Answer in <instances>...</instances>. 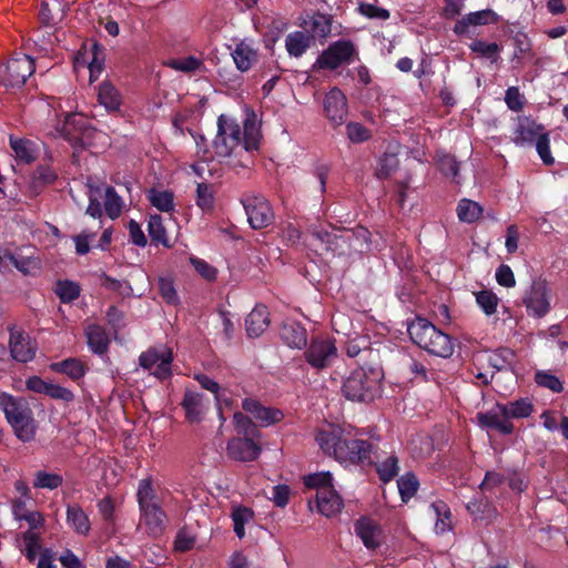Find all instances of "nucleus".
Here are the masks:
<instances>
[{"label": "nucleus", "instance_id": "51", "mask_svg": "<svg viewBox=\"0 0 568 568\" xmlns=\"http://www.w3.org/2000/svg\"><path fill=\"white\" fill-rule=\"evenodd\" d=\"M304 484L310 488H315L317 490V494H320V490L329 489L334 487L333 476L329 471L310 474L305 476Z\"/></svg>", "mask_w": 568, "mask_h": 568}, {"label": "nucleus", "instance_id": "24", "mask_svg": "<svg viewBox=\"0 0 568 568\" xmlns=\"http://www.w3.org/2000/svg\"><path fill=\"white\" fill-rule=\"evenodd\" d=\"M515 359V354L508 348H500L494 352H485L476 356V362L489 366L497 371L507 369L511 366Z\"/></svg>", "mask_w": 568, "mask_h": 568}, {"label": "nucleus", "instance_id": "45", "mask_svg": "<svg viewBox=\"0 0 568 568\" xmlns=\"http://www.w3.org/2000/svg\"><path fill=\"white\" fill-rule=\"evenodd\" d=\"M233 423L237 434L243 435L244 437L257 438L261 436L257 426L251 420V418L240 412L234 413Z\"/></svg>", "mask_w": 568, "mask_h": 568}, {"label": "nucleus", "instance_id": "36", "mask_svg": "<svg viewBox=\"0 0 568 568\" xmlns=\"http://www.w3.org/2000/svg\"><path fill=\"white\" fill-rule=\"evenodd\" d=\"M436 516L435 531L436 534H445L452 529V513L446 503L438 500L429 506Z\"/></svg>", "mask_w": 568, "mask_h": 568}, {"label": "nucleus", "instance_id": "52", "mask_svg": "<svg viewBox=\"0 0 568 568\" xmlns=\"http://www.w3.org/2000/svg\"><path fill=\"white\" fill-rule=\"evenodd\" d=\"M418 479L416 478V476L412 473H407L405 475H403L398 480H397V486H398V490H399V494H400V497L404 501H407L409 498H412L417 489H418Z\"/></svg>", "mask_w": 568, "mask_h": 568}, {"label": "nucleus", "instance_id": "3", "mask_svg": "<svg viewBox=\"0 0 568 568\" xmlns=\"http://www.w3.org/2000/svg\"><path fill=\"white\" fill-rule=\"evenodd\" d=\"M412 341L430 354L447 358L454 352L449 335L438 329L426 318L417 317L407 327Z\"/></svg>", "mask_w": 568, "mask_h": 568}, {"label": "nucleus", "instance_id": "8", "mask_svg": "<svg viewBox=\"0 0 568 568\" xmlns=\"http://www.w3.org/2000/svg\"><path fill=\"white\" fill-rule=\"evenodd\" d=\"M34 61L31 57L17 53L8 60L1 80L6 87L20 88L34 72Z\"/></svg>", "mask_w": 568, "mask_h": 568}, {"label": "nucleus", "instance_id": "56", "mask_svg": "<svg viewBox=\"0 0 568 568\" xmlns=\"http://www.w3.org/2000/svg\"><path fill=\"white\" fill-rule=\"evenodd\" d=\"M89 205L87 207L85 213L93 219H101L102 216V207L100 203V199H102V187L100 186H89Z\"/></svg>", "mask_w": 568, "mask_h": 568}, {"label": "nucleus", "instance_id": "7", "mask_svg": "<svg viewBox=\"0 0 568 568\" xmlns=\"http://www.w3.org/2000/svg\"><path fill=\"white\" fill-rule=\"evenodd\" d=\"M356 55V48L349 40H337L331 43L316 59L314 68L322 70H335L343 64H348Z\"/></svg>", "mask_w": 568, "mask_h": 568}, {"label": "nucleus", "instance_id": "17", "mask_svg": "<svg viewBox=\"0 0 568 568\" xmlns=\"http://www.w3.org/2000/svg\"><path fill=\"white\" fill-rule=\"evenodd\" d=\"M354 529L367 549L375 550L384 542L385 535L382 527L369 518L358 519Z\"/></svg>", "mask_w": 568, "mask_h": 568}, {"label": "nucleus", "instance_id": "46", "mask_svg": "<svg viewBox=\"0 0 568 568\" xmlns=\"http://www.w3.org/2000/svg\"><path fill=\"white\" fill-rule=\"evenodd\" d=\"M232 519L234 532L242 539L245 537V525L253 519V511L247 507L237 506L233 508Z\"/></svg>", "mask_w": 568, "mask_h": 568}, {"label": "nucleus", "instance_id": "22", "mask_svg": "<svg viewBox=\"0 0 568 568\" xmlns=\"http://www.w3.org/2000/svg\"><path fill=\"white\" fill-rule=\"evenodd\" d=\"M497 21V13L490 9L470 12L455 23L454 32L456 34H464L469 26H484Z\"/></svg>", "mask_w": 568, "mask_h": 568}, {"label": "nucleus", "instance_id": "25", "mask_svg": "<svg viewBox=\"0 0 568 568\" xmlns=\"http://www.w3.org/2000/svg\"><path fill=\"white\" fill-rule=\"evenodd\" d=\"M268 311L264 305H256L245 320L246 332L250 337L260 336L268 326Z\"/></svg>", "mask_w": 568, "mask_h": 568}, {"label": "nucleus", "instance_id": "37", "mask_svg": "<svg viewBox=\"0 0 568 568\" xmlns=\"http://www.w3.org/2000/svg\"><path fill=\"white\" fill-rule=\"evenodd\" d=\"M477 306L486 316H493L497 313L499 297L490 290H480L474 292Z\"/></svg>", "mask_w": 568, "mask_h": 568}, {"label": "nucleus", "instance_id": "32", "mask_svg": "<svg viewBox=\"0 0 568 568\" xmlns=\"http://www.w3.org/2000/svg\"><path fill=\"white\" fill-rule=\"evenodd\" d=\"M232 57L236 68L240 71L245 72L256 62L257 54L250 43L242 41L236 44L232 52Z\"/></svg>", "mask_w": 568, "mask_h": 568}, {"label": "nucleus", "instance_id": "47", "mask_svg": "<svg viewBox=\"0 0 568 568\" xmlns=\"http://www.w3.org/2000/svg\"><path fill=\"white\" fill-rule=\"evenodd\" d=\"M102 227V222L99 221L95 230L84 229L78 235L73 236V242L75 244V252L79 255H84L90 252V244L97 236V231Z\"/></svg>", "mask_w": 568, "mask_h": 568}, {"label": "nucleus", "instance_id": "28", "mask_svg": "<svg viewBox=\"0 0 568 568\" xmlns=\"http://www.w3.org/2000/svg\"><path fill=\"white\" fill-rule=\"evenodd\" d=\"M67 523L78 535L87 536L91 530L89 516L77 504L68 505Z\"/></svg>", "mask_w": 568, "mask_h": 568}, {"label": "nucleus", "instance_id": "38", "mask_svg": "<svg viewBox=\"0 0 568 568\" xmlns=\"http://www.w3.org/2000/svg\"><path fill=\"white\" fill-rule=\"evenodd\" d=\"M22 548L21 552L27 557L30 562H33L38 555L43 550L41 548L40 535H34L32 531H24L21 535Z\"/></svg>", "mask_w": 568, "mask_h": 568}, {"label": "nucleus", "instance_id": "61", "mask_svg": "<svg viewBox=\"0 0 568 568\" xmlns=\"http://www.w3.org/2000/svg\"><path fill=\"white\" fill-rule=\"evenodd\" d=\"M439 170L447 176L456 179L458 175L459 166L454 156L449 154H442L437 158Z\"/></svg>", "mask_w": 568, "mask_h": 568}, {"label": "nucleus", "instance_id": "53", "mask_svg": "<svg viewBox=\"0 0 568 568\" xmlns=\"http://www.w3.org/2000/svg\"><path fill=\"white\" fill-rule=\"evenodd\" d=\"M399 161L395 154H384L379 158L376 175L378 179H387L389 178L398 168Z\"/></svg>", "mask_w": 568, "mask_h": 568}, {"label": "nucleus", "instance_id": "21", "mask_svg": "<svg viewBox=\"0 0 568 568\" xmlns=\"http://www.w3.org/2000/svg\"><path fill=\"white\" fill-rule=\"evenodd\" d=\"M545 134L544 128L528 118L519 119L514 142L518 146H525L536 142L540 135Z\"/></svg>", "mask_w": 568, "mask_h": 568}, {"label": "nucleus", "instance_id": "50", "mask_svg": "<svg viewBox=\"0 0 568 568\" xmlns=\"http://www.w3.org/2000/svg\"><path fill=\"white\" fill-rule=\"evenodd\" d=\"M148 197L151 204L162 212H170L174 209L173 194L169 191L151 190Z\"/></svg>", "mask_w": 568, "mask_h": 568}, {"label": "nucleus", "instance_id": "19", "mask_svg": "<svg viewBox=\"0 0 568 568\" xmlns=\"http://www.w3.org/2000/svg\"><path fill=\"white\" fill-rule=\"evenodd\" d=\"M185 417L190 423H200L210 407V399L201 393L186 390L182 400Z\"/></svg>", "mask_w": 568, "mask_h": 568}, {"label": "nucleus", "instance_id": "13", "mask_svg": "<svg viewBox=\"0 0 568 568\" xmlns=\"http://www.w3.org/2000/svg\"><path fill=\"white\" fill-rule=\"evenodd\" d=\"M57 134L68 140L80 139L83 145H90L88 139L97 133L91 128H85L82 114L69 113L63 120L61 126L55 129Z\"/></svg>", "mask_w": 568, "mask_h": 568}, {"label": "nucleus", "instance_id": "27", "mask_svg": "<svg viewBox=\"0 0 568 568\" xmlns=\"http://www.w3.org/2000/svg\"><path fill=\"white\" fill-rule=\"evenodd\" d=\"M98 100L106 111L115 112L120 110L123 97L111 82L104 81L99 85Z\"/></svg>", "mask_w": 568, "mask_h": 568}, {"label": "nucleus", "instance_id": "30", "mask_svg": "<svg viewBox=\"0 0 568 568\" xmlns=\"http://www.w3.org/2000/svg\"><path fill=\"white\" fill-rule=\"evenodd\" d=\"M313 37L304 31H294L286 36L285 48L290 57L300 58L311 47Z\"/></svg>", "mask_w": 568, "mask_h": 568}, {"label": "nucleus", "instance_id": "6", "mask_svg": "<svg viewBox=\"0 0 568 568\" xmlns=\"http://www.w3.org/2000/svg\"><path fill=\"white\" fill-rule=\"evenodd\" d=\"M0 408L20 440L30 442L33 439L36 424L32 410L23 398L2 392L0 393Z\"/></svg>", "mask_w": 568, "mask_h": 568}, {"label": "nucleus", "instance_id": "63", "mask_svg": "<svg viewBox=\"0 0 568 568\" xmlns=\"http://www.w3.org/2000/svg\"><path fill=\"white\" fill-rule=\"evenodd\" d=\"M525 98L520 93L517 87H510L506 90L505 93V103L508 109L514 112H519L524 108Z\"/></svg>", "mask_w": 568, "mask_h": 568}, {"label": "nucleus", "instance_id": "14", "mask_svg": "<svg viewBox=\"0 0 568 568\" xmlns=\"http://www.w3.org/2000/svg\"><path fill=\"white\" fill-rule=\"evenodd\" d=\"M476 420L481 428L496 429L504 435H508L514 430V425L507 419L504 406L500 403H497L487 412L478 413Z\"/></svg>", "mask_w": 568, "mask_h": 568}, {"label": "nucleus", "instance_id": "4", "mask_svg": "<svg viewBox=\"0 0 568 568\" xmlns=\"http://www.w3.org/2000/svg\"><path fill=\"white\" fill-rule=\"evenodd\" d=\"M383 373L377 367H358L345 379L342 390L354 402H372L381 395Z\"/></svg>", "mask_w": 568, "mask_h": 568}, {"label": "nucleus", "instance_id": "40", "mask_svg": "<svg viewBox=\"0 0 568 568\" xmlns=\"http://www.w3.org/2000/svg\"><path fill=\"white\" fill-rule=\"evenodd\" d=\"M376 470L382 481L388 483L394 479L399 471L397 456L390 454L385 459L377 462Z\"/></svg>", "mask_w": 568, "mask_h": 568}, {"label": "nucleus", "instance_id": "57", "mask_svg": "<svg viewBox=\"0 0 568 568\" xmlns=\"http://www.w3.org/2000/svg\"><path fill=\"white\" fill-rule=\"evenodd\" d=\"M469 48L471 51L484 58L490 59L493 62L498 59L499 47L495 42L488 43L481 40H475L470 43Z\"/></svg>", "mask_w": 568, "mask_h": 568}, {"label": "nucleus", "instance_id": "20", "mask_svg": "<svg viewBox=\"0 0 568 568\" xmlns=\"http://www.w3.org/2000/svg\"><path fill=\"white\" fill-rule=\"evenodd\" d=\"M10 352L16 361L27 363L34 358L36 346L32 344L29 336L20 332H11Z\"/></svg>", "mask_w": 568, "mask_h": 568}, {"label": "nucleus", "instance_id": "49", "mask_svg": "<svg viewBox=\"0 0 568 568\" xmlns=\"http://www.w3.org/2000/svg\"><path fill=\"white\" fill-rule=\"evenodd\" d=\"M91 60L88 62V69L90 72V81H94L98 79L100 73L104 67V53L103 49L99 47L97 43L92 44L91 50Z\"/></svg>", "mask_w": 568, "mask_h": 568}, {"label": "nucleus", "instance_id": "59", "mask_svg": "<svg viewBox=\"0 0 568 568\" xmlns=\"http://www.w3.org/2000/svg\"><path fill=\"white\" fill-rule=\"evenodd\" d=\"M40 20L45 26H52L57 18H61V9L60 4L54 0L52 7L49 2H43L40 8Z\"/></svg>", "mask_w": 568, "mask_h": 568}, {"label": "nucleus", "instance_id": "48", "mask_svg": "<svg viewBox=\"0 0 568 568\" xmlns=\"http://www.w3.org/2000/svg\"><path fill=\"white\" fill-rule=\"evenodd\" d=\"M148 232L153 242L170 246L162 217L158 214L151 215L148 223Z\"/></svg>", "mask_w": 568, "mask_h": 568}, {"label": "nucleus", "instance_id": "5", "mask_svg": "<svg viewBox=\"0 0 568 568\" xmlns=\"http://www.w3.org/2000/svg\"><path fill=\"white\" fill-rule=\"evenodd\" d=\"M140 525L144 526L150 535L158 536L166 527V515L160 506L159 497L149 478L139 481L136 493Z\"/></svg>", "mask_w": 568, "mask_h": 568}, {"label": "nucleus", "instance_id": "42", "mask_svg": "<svg viewBox=\"0 0 568 568\" xmlns=\"http://www.w3.org/2000/svg\"><path fill=\"white\" fill-rule=\"evenodd\" d=\"M214 186L206 183H199L196 186V205L204 212H211L214 209Z\"/></svg>", "mask_w": 568, "mask_h": 568}, {"label": "nucleus", "instance_id": "35", "mask_svg": "<svg viewBox=\"0 0 568 568\" xmlns=\"http://www.w3.org/2000/svg\"><path fill=\"white\" fill-rule=\"evenodd\" d=\"M456 212L459 221L471 224L481 217L484 210L479 203L469 199H462Z\"/></svg>", "mask_w": 568, "mask_h": 568}, {"label": "nucleus", "instance_id": "9", "mask_svg": "<svg viewBox=\"0 0 568 568\" xmlns=\"http://www.w3.org/2000/svg\"><path fill=\"white\" fill-rule=\"evenodd\" d=\"M172 361V351L165 346L150 348L139 357L141 367L160 379L171 376Z\"/></svg>", "mask_w": 568, "mask_h": 568}, {"label": "nucleus", "instance_id": "16", "mask_svg": "<svg viewBox=\"0 0 568 568\" xmlns=\"http://www.w3.org/2000/svg\"><path fill=\"white\" fill-rule=\"evenodd\" d=\"M252 437H235L227 443V455L239 462H252L261 454V446Z\"/></svg>", "mask_w": 568, "mask_h": 568}, {"label": "nucleus", "instance_id": "26", "mask_svg": "<svg viewBox=\"0 0 568 568\" xmlns=\"http://www.w3.org/2000/svg\"><path fill=\"white\" fill-rule=\"evenodd\" d=\"M281 338L292 348H303L307 344L306 329L298 323H285L281 328Z\"/></svg>", "mask_w": 568, "mask_h": 568}, {"label": "nucleus", "instance_id": "54", "mask_svg": "<svg viewBox=\"0 0 568 568\" xmlns=\"http://www.w3.org/2000/svg\"><path fill=\"white\" fill-rule=\"evenodd\" d=\"M55 293L63 303L74 301L80 295V286L72 281H60L55 286Z\"/></svg>", "mask_w": 568, "mask_h": 568}, {"label": "nucleus", "instance_id": "18", "mask_svg": "<svg viewBox=\"0 0 568 568\" xmlns=\"http://www.w3.org/2000/svg\"><path fill=\"white\" fill-rule=\"evenodd\" d=\"M242 408L250 414L262 427H268L281 422L284 417L280 409L263 406L253 398H245Z\"/></svg>", "mask_w": 568, "mask_h": 568}, {"label": "nucleus", "instance_id": "15", "mask_svg": "<svg viewBox=\"0 0 568 568\" xmlns=\"http://www.w3.org/2000/svg\"><path fill=\"white\" fill-rule=\"evenodd\" d=\"M324 111L326 116L335 125H341L347 115V99L336 87L332 88L324 98Z\"/></svg>", "mask_w": 568, "mask_h": 568}, {"label": "nucleus", "instance_id": "1", "mask_svg": "<svg viewBox=\"0 0 568 568\" xmlns=\"http://www.w3.org/2000/svg\"><path fill=\"white\" fill-rule=\"evenodd\" d=\"M261 141L260 123L254 112H247L244 120L243 132L236 119L221 114L217 118V132L212 141V152L207 149V141L200 135L195 139L196 153L204 161L226 159L243 146L246 152L257 150Z\"/></svg>", "mask_w": 568, "mask_h": 568}, {"label": "nucleus", "instance_id": "11", "mask_svg": "<svg viewBox=\"0 0 568 568\" xmlns=\"http://www.w3.org/2000/svg\"><path fill=\"white\" fill-rule=\"evenodd\" d=\"M250 225L255 229H264L274 220L273 210L268 201L262 195H248L242 200Z\"/></svg>", "mask_w": 568, "mask_h": 568}, {"label": "nucleus", "instance_id": "55", "mask_svg": "<svg viewBox=\"0 0 568 568\" xmlns=\"http://www.w3.org/2000/svg\"><path fill=\"white\" fill-rule=\"evenodd\" d=\"M62 477L54 473L37 471L33 486L37 488L55 489L62 485Z\"/></svg>", "mask_w": 568, "mask_h": 568}, {"label": "nucleus", "instance_id": "62", "mask_svg": "<svg viewBox=\"0 0 568 568\" xmlns=\"http://www.w3.org/2000/svg\"><path fill=\"white\" fill-rule=\"evenodd\" d=\"M190 263L195 271L206 281H214L217 275V270L209 264L206 261L199 257H190Z\"/></svg>", "mask_w": 568, "mask_h": 568}, {"label": "nucleus", "instance_id": "43", "mask_svg": "<svg viewBox=\"0 0 568 568\" xmlns=\"http://www.w3.org/2000/svg\"><path fill=\"white\" fill-rule=\"evenodd\" d=\"M10 145L16 154V156L24 162L30 163L36 160V149L34 144L27 140H18L10 138Z\"/></svg>", "mask_w": 568, "mask_h": 568}, {"label": "nucleus", "instance_id": "33", "mask_svg": "<svg viewBox=\"0 0 568 568\" xmlns=\"http://www.w3.org/2000/svg\"><path fill=\"white\" fill-rule=\"evenodd\" d=\"M102 187V199L104 204V212L111 219H118L123 210L124 202L122 197L115 192L112 186L99 185Z\"/></svg>", "mask_w": 568, "mask_h": 568}, {"label": "nucleus", "instance_id": "2", "mask_svg": "<svg viewBox=\"0 0 568 568\" xmlns=\"http://www.w3.org/2000/svg\"><path fill=\"white\" fill-rule=\"evenodd\" d=\"M320 448L339 463L357 464L369 458L372 445L356 437L353 427L327 424L315 436Z\"/></svg>", "mask_w": 568, "mask_h": 568}, {"label": "nucleus", "instance_id": "29", "mask_svg": "<svg viewBox=\"0 0 568 568\" xmlns=\"http://www.w3.org/2000/svg\"><path fill=\"white\" fill-rule=\"evenodd\" d=\"M85 336L89 348L98 355H103L110 344L109 335L105 329L97 324H91L85 328Z\"/></svg>", "mask_w": 568, "mask_h": 568}, {"label": "nucleus", "instance_id": "31", "mask_svg": "<svg viewBox=\"0 0 568 568\" xmlns=\"http://www.w3.org/2000/svg\"><path fill=\"white\" fill-rule=\"evenodd\" d=\"M50 369L55 373L65 374L71 379L78 381L85 375L88 366L81 359L71 357L62 362L50 364Z\"/></svg>", "mask_w": 568, "mask_h": 568}, {"label": "nucleus", "instance_id": "10", "mask_svg": "<svg viewBox=\"0 0 568 568\" xmlns=\"http://www.w3.org/2000/svg\"><path fill=\"white\" fill-rule=\"evenodd\" d=\"M524 304L528 315L544 317L551 306V291L546 281H534L524 296Z\"/></svg>", "mask_w": 568, "mask_h": 568}, {"label": "nucleus", "instance_id": "44", "mask_svg": "<svg viewBox=\"0 0 568 568\" xmlns=\"http://www.w3.org/2000/svg\"><path fill=\"white\" fill-rule=\"evenodd\" d=\"M308 24L313 39L315 37L326 38L332 32V18L329 16L316 13L312 16Z\"/></svg>", "mask_w": 568, "mask_h": 568}, {"label": "nucleus", "instance_id": "34", "mask_svg": "<svg viewBox=\"0 0 568 568\" xmlns=\"http://www.w3.org/2000/svg\"><path fill=\"white\" fill-rule=\"evenodd\" d=\"M467 510L475 520L491 521L497 517V509L484 498L469 501L467 504Z\"/></svg>", "mask_w": 568, "mask_h": 568}, {"label": "nucleus", "instance_id": "39", "mask_svg": "<svg viewBox=\"0 0 568 568\" xmlns=\"http://www.w3.org/2000/svg\"><path fill=\"white\" fill-rule=\"evenodd\" d=\"M507 419L528 417L534 409L531 402L527 398H520L507 404H503Z\"/></svg>", "mask_w": 568, "mask_h": 568}, {"label": "nucleus", "instance_id": "23", "mask_svg": "<svg viewBox=\"0 0 568 568\" xmlns=\"http://www.w3.org/2000/svg\"><path fill=\"white\" fill-rule=\"evenodd\" d=\"M316 503L318 511L325 517L336 516L344 506L342 497L334 487L320 490V494H316Z\"/></svg>", "mask_w": 568, "mask_h": 568}, {"label": "nucleus", "instance_id": "41", "mask_svg": "<svg viewBox=\"0 0 568 568\" xmlns=\"http://www.w3.org/2000/svg\"><path fill=\"white\" fill-rule=\"evenodd\" d=\"M4 260L11 261L16 268L23 274H33L40 270V261L34 256H14L4 251Z\"/></svg>", "mask_w": 568, "mask_h": 568}, {"label": "nucleus", "instance_id": "12", "mask_svg": "<svg viewBox=\"0 0 568 568\" xmlns=\"http://www.w3.org/2000/svg\"><path fill=\"white\" fill-rule=\"evenodd\" d=\"M306 362L316 369L332 365L337 357L335 343L329 338H313L304 353Z\"/></svg>", "mask_w": 568, "mask_h": 568}, {"label": "nucleus", "instance_id": "60", "mask_svg": "<svg viewBox=\"0 0 568 568\" xmlns=\"http://www.w3.org/2000/svg\"><path fill=\"white\" fill-rule=\"evenodd\" d=\"M347 138L353 143H362L371 138V132L361 123L349 122L346 125Z\"/></svg>", "mask_w": 568, "mask_h": 568}, {"label": "nucleus", "instance_id": "64", "mask_svg": "<svg viewBox=\"0 0 568 568\" xmlns=\"http://www.w3.org/2000/svg\"><path fill=\"white\" fill-rule=\"evenodd\" d=\"M159 290L161 296L165 300L166 303L176 304L179 302V296L172 280L165 277L159 278Z\"/></svg>", "mask_w": 568, "mask_h": 568}, {"label": "nucleus", "instance_id": "58", "mask_svg": "<svg viewBox=\"0 0 568 568\" xmlns=\"http://www.w3.org/2000/svg\"><path fill=\"white\" fill-rule=\"evenodd\" d=\"M535 382L545 388L550 389L554 393H560L564 389L560 379L550 374L549 372L539 371L535 375Z\"/></svg>", "mask_w": 568, "mask_h": 568}]
</instances>
